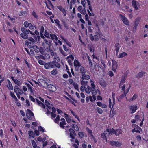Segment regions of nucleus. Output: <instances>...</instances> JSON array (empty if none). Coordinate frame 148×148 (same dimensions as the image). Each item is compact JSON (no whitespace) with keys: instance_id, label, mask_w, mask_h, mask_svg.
I'll list each match as a JSON object with an SVG mask.
<instances>
[{"instance_id":"nucleus-60","label":"nucleus","mask_w":148,"mask_h":148,"mask_svg":"<svg viewBox=\"0 0 148 148\" xmlns=\"http://www.w3.org/2000/svg\"><path fill=\"white\" fill-rule=\"evenodd\" d=\"M63 47L64 49L66 51H68L69 50V48L66 47V46L65 45H63Z\"/></svg>"},{"instance_id":"nucleus-14","label":"nucleus","mask_w":148,"mask_h":148,"mask_svg":"<svg viewBox=\"0 0 148 148\" xmlns=\"http://www.w3.org/2000/svg\"><path fill=\"white\" fill-rule=\"evenodd\" d=\"M146 73V72L144 71L140 72L136 75V77L138 78H140L143 77Z\"/></svg>"},{"instance_id":"nucleus-62","label":"nucleus","mask_w":148,"mask_h":148,"mask_svg":"<svg viewBox=\"0 0 148 148\" xmlns=\"http://www.w3.org/2000/svg\"><path fill=\"white\" fill-rule=\"evenodd\" d=\"M39 131L38 130H35L34 131V134L37 136H38L40 135Z\"/></svg>"},{"instance_id":"nucleus-21","label":"nucleus","mask_w":148,"mask_h":148,"mask_svg":"<svg viewBox=\"0 0 148 148\" xmlns=\"http://www.w3.org/2000/svg\"><path fill=\"white\" fill-rule=\"evenodd\" d=\"M132 127L133 128H135V130H139L140 132V131H142L141 128L135 124H133L132 125Z\"/></svg>"},{"instance_id":"nucleus-28","label":"nucleus","mask_w":148,"mask_h":148,"mask_svg":"<svg viewBox=\"0 0 148 148\" xmlns=\"http://www.w3.org/2000/svg\"><path fill=\"white\" fill-rule=\"evenodd\" d=\"M90 76L84 74V75L82 76L81 77L82 79H90Z\"/></svg>"},{"instance_id":"nucleus-1","label":"nucleus","mask_w":148,"mask_h":148,"mask_svg":"<svg viewBox=\"0 0 148 148\" xmlns=\"http://www.w3.org/2000/svg\"><path fill=\"white\" fill-rule=\"evenodd\" d=\"M21 29L23 32L20 34L21 36L24 39H28V34H29L30 30L29 29H27L24 27L21 28Z\"/></svg>"},{"instance_id":"nucleus-34","label":"nucleus","mask_w":148,"mask_h":148,"mask_svg":"<svg viewBox=\"0 0 148 148\" xmlns=\"http://www.w3.org/2000/svg\"><path fill=\"white\" fill-rule=\"evenodd\" d=\"M31 143L34 148H36L37 147L36 143L34 140H32Z\"/></svg>"},{"instance_id":"nucleus-6","label":"nucleus","mask_w":148,"mask_h":148,"mask_svg":"<svg viewBox=\"0 0 148 148\" xmlns=\"http://www.w3.org/2000/svg\"><path fill=\"white\" fill-rule=\"evenodd\" d=\"M121 19L122 20L124 23L126 25H129V21L127 18L121 14L120 15Z\"/></svg>"},{"instance_id":"nucleus-61","label":"nucleus","mask_w":148,"mask_h":148,"mask_svg":"<svg viewBox=\"0 0 148 148\" xmlns=\"http://www.w3.org/2000/svg\"><path fill=\"white\" fill-rule=\"evenodd\" d=\"M115 47L116 48V49H119L120 47V46L119 43H116L115 44Z\"/></svg>"},{"instance_id":"nucleus-46","label":"nucleus","mask_w":148,"mask_h":148,"mask_svg":"<svg viewBox=\"0 0 148 148\" xmlns=\"http://www.w3.org/2000/svg\"><path fill=\"white\" fill-rule=\"evenodd\" d=\"M89 63L90 69L94 70L95 68V66L92 64V61L91 62V63L90 62Z\"/></svg>"},{"instance_id":"nucleus-58","label":"nucleus","mask_w":148,"mask_h":148,"mask_svg":"<svg viewBox=\"0 0 148 148\" xmlns=\"http://www.w3.org/2000/svg\"><path fill=\"white\" fill-rule=\"evenodd\" d=\"M38 63L41 65H44V62L42 60H40L38 61Z\"/></svg>"},{"instance_id":"nucleus-22","label":"nucleus","mask_w":148,"mask_h":148,"mask_svg":"<svg viewBox=\"0 0 148 148\" xmlns=\"http://www.w3.org/2000/svg\"><path fill=\"white\" fill-rule=\"evenodd\" d=\"M74 66L76 67H79L81 66V64L77 60L75 59L74 62Z\"/></svg>"},{"instance_id":"nucleus-57","label":"nucleus","mask_w":148,"mask_h":148,"mask_svg":"<svg viewBox=\"0 0 148 148\" xmlns=\"http://www.w3.org/2000/svg\"><path fill=\"white\" fill-rule=\"evenodd\" d=\"M134 129L132 130L131 131L132 133H134V132H136V133H139L140 134V132L139 131V130H135V128H134Z\"/></svg>"},{"instance_id":"nucleus-47","label":"nucleus","mask_w":148,"mask_h":148,"mask_svg":"<svg viewBox=\"0 0 148 148\" xmlns=\"http://www.w3.org/2000/svg\"><path fill=\"white\" fill-rule=\"evenodd\" d=\"M45 58V60L48 59L50 58L49 55L47 53H45V55H44Z\"/></svg>"},{"instance_id":"nucleus-49","label":"nucleus","mask_w":148,"mask_h":148,"mask_svg":"<svg viewBox=\"0 0 148 148\" xmlns=\"http://www.w3.org/2000/svg\"><path fill=\"white\" fill-rule=\"evenodd\" d=\"M29 28L32 30L34 29V27L33 25L30 23H29Z\"/></svg>"},{"instance_id":"nucleus-20","label":"nucleus","mask_w":148,"mask_h":148,"mask_svg":"<svg viewBox=\"0 0 148 148\" xmlns=\"http://www.w3.org/2000/svg\"><path fill=\"white\" fill-rule=\"evenodd\" d=\"M14 91L15 92H20V91L22 92H23V91L21 90L17 86H15L14 87Z\"/></svg>"},{"instance_id":"nucleus-44","label":"nucleus","mask_w":148,"mask_h":148,"mask_svg":"<svg viewBox=\"0 0 148 148\" xmlns=\"http://www.w3.org/2000/svg\"><path fill=\"white\" fill-rule=\"evenodd\" d=\"M38 129L39 131L43 132L45 131V130L43 128L40 126H39L38 127Z\"/></svg>"},{"instance_id":"nucleus-5","label":"nucleus","mask_w":148,"mask_h":148,"mask_svg":"<svg viewBox=\"0 0 148 148\" xmlns=\"http://www.w3.org/2000/svg\"><path fill=\"white\" fill-rule=\"evenodd\" d=\"M110 144L112 146H115L117 147L121 146L122 145V142L115 141H110Z\"/></svg>"},{"instance_id":"nucleus-50","label":"nucleus","mask_w":148,"mask_h":148,"mask_svg":"<svg viewBox=\"0 0 148 148\" xmlns=\"http://www.w3.org/2000/svg\"><path fill=\"white\" fill-rule=\"evenodd\" d=\"M28 40L32 42H33L34 43L36 42V40H35L32 37H29L27 39Z\"/></svg>"},{"instance_id":"nucleus-42","label":"nucleus","mask_w":148,"mask_h":148,"mask_svg":"<svg viewBox=\"0 0 148 148\" xmlns=\"http://www.w3.org/2000/svg\"><path fill=\"white\" fill-rule=\"evenodd\" d=\"M14 83L15 84L17 85L19 87L21 86V83L20 81L17 79H16Z\"/></svg>"},{"instance_id":"nucleus-12","label":"nucleus","mask_w":148,"mask_h":148,"mask_svg":"<svg viewBox=\"0 0 148 148\" xmlns=\"http://www.w3.org/2000/svg\"><path fill=\"white\" fill-rule=\"evenodd\" d=\"M51 62L46 63L44 64V68L45 69H48L50 68H54L53 66L51 64Z\"/></svg>"},{"instance_id":"nucleus-8","label":"nucleus","mask_w":148,"mask_h":148,"mask_svg":"<svg viewBox=\"0 0 148 148\" xmlns=\"http://www.w3.org/2000/svg\"><path fill=\"white\" fill-rule=\"evenodd\" d=\"M38 81L41 85L44 87H48L49 86L48 84L45 80L42 79H39Z\"/></svg>"},{"instance_id":"nucleus-54","label":"nucleus","mask_w":148,"mask_h":148,"mask_svg":"<svg viewBox=\"0 0 148 148\" xmlns=\"http://www.w3.org/2000/svg\"><path fill=\"white\" fill-rule=\"evenodd\" d=\"M69 58H70L72 60V61H73L74 59V57L72 55H71L68 56L66 58V60L68 59Z\"/></svg>"},{"instance_id":"nucleus-31","label":"nucleus","mask_w":148,"mask_h":148,"mask_svg":"<svg viewBox=\"0 0 148 148\" xmlns=\"http://www.w3.org/2000/svg\"><path fill=\"white\" fill-rule=\"evenodd\" d=\"M137 97V95L136 94H134V96L129 100V101H133Z\"/></svg>"},{"instance_id":"nucleus-63","label":"nucleus","mask_w":148,"mask_h":148,"mask_svg":"<svg viewBox=\"0 0 148 148\" xmlns=\"http://www.w3.org/2000/svg\"><path fill=\"white\" fill-rule=\"evenodd\" d=\"M92 137V138L93 139V140L95 143H96L97 142V140H96L95 137L93 135H91L90 136Z\"/></svg>"},{"instance_id":"nucleus-56","label":"nucleus","mask_w":148,"mask_h":148,"mask_svg":"<svg viewBox=\"0 0 148 148\" xmlns=\"http://www.w3.org/2000/svg\"><path fill=\"white\" fill-rule=\"evenodd\" d=\"M32 14L35 18H38V15H36V13L34 11H33Z\"/></svg>"},{"instance_id":"nucleus-25","label":"nucleus","mask_w":148,"mask_h":148,"mask_svg":"<svg viewBox=\"0 0 148 148\" xmlns=\"http://www.w3.org/2000/svg\"><path fill=\"white\" fill-rule=\"evenodd\" d=\"M80 73L82 76H83L86 73V71L84 67L81 66L80 67Z\"/></svg>"},{"instance_id":"nucleus-59","label":"nucleus","mask_w":148,"mask_h":148,"mask_svg":"<svg viewBox=\"0 0 148 148\" xmlns=\"http://www.w3.org/2000/svg\"><path fill=\"white\" fill-rule=\"evenodd\" d=\"M29 98L30 99L31 101H32L33 102H35V100H36V99H35V98L33 97L32 96L30 95L29 96Z\"/></svg>"},{"instance_id":"nucleus-38","label":"nucleus","mask_w":148,"mask_h":148,"mask_svg":"<svg viewBox=\"0 0 148 148\" xmlns=\"http://www.w3.org/2000/svg\"><path fill=\"white\" fill-rule=\"evenodd\" d=\"M55 23L58 24V27L59 28H61V26L60 25V22L57 19L54 20Z\"/></svg>"},{"instance_id":"nucleus-43","label":"nucleus","mask_w":148,"mask_h":148,"mask_svg":"<svg viewBox=\"0 0 148 148\" xmlns=\"http://www.w3.org/2000/svg\"><path fill=\"white\" fill-rule=\"evenodd\" d=\"M58 73L57 69H54L51 72V74L53 75L56 74Z\"/></svg>"},{"instance_id":"nucleus-2","label":"nucleus","mask_w":148,"mask_h":148,"mask_svg":"<svg viewBox=\"0 0 148 148\" xmlns=\"http://www.w3.org/2000/svg\"><path fill=\"white\" fill-rule=\"evenodd\" d=\"M92 82L91 84V86L90 88V86L88 85H86V92H94L96 91L95 89L94 88L95 85L93 82Z\"/></svg>"},{"instance_id":"nucleus-51","label":"nucleus","mask_w":148,"mask_h":148,"mask_svg":"<svg viewBox=\"0 0 148 148\" xmlns=\"http://www.w3.org/2000/svg\"><path fill=\"white\" fill-rule=\"evenodd\" d=\"M32 125H34V126H32V127H31V128L32 129H34V127H36L37 125V124L36 123V122H33L32 123Z\"/></svg>"},{"instance_id":"nucleus-24","label":"nucleus","mask_w":148,"mask_h":148,"mask_svg":"<svg viewBox=\"0 0 148 148\" xmlns=\"http://www.w3.org/2000/svg\"><path fill=\"white\" fill-rule=\"evenodd\" d=\"M107 131L109 132V134H115V130L113 128L110 129H107Z\"/></svg>"},{"instance_id":"nucleus-55","label":"nucleus","mask_w":148,"mask_h":148,"mask_svg":"<svg viewBox=\"0 0 148 148\" xmlns=\"http://www.w3.org/2000/svg\"><path fill=\"white\" fill-rule=\"evenodd\" d=\"M23 25L25 27H27L29 26V23L27 21H25Z\"/></svg>"},{"instance_id":"nucleus-9","label":"nucleus","mask_w":148,"mask_h":148,"mask_svg":"<svg viewBox=\"0 0 148 148\" xmlns=\"http://www.w3.org/2000/svg\"><path fill=\"white\" fill-rule=\"evenodd\" d=\"M70 136V137L72 139H74L76 136V133L74 130L72 128L69 129Z\"/></svg>"},{"instance_id":"nucleus-33","label":"nucleus","mask_w":148,"mask_h":148,"mask_svg":"<svg viewBox=\"0 0 148 148\" xmlns=\"http://www.w3.org/2000/svg\"><path fill=\"white\" fill-rule=\"evenodd\" d=\"M60 52L64 56H66L67 55V54L60 47L59 48V49Z\"/></svg>"},{"instance_id":"nucleus-23","label":"nucleus","mask_w":148,"mask_h":148,"mask_svg":"<svg viewBox=\"0 0 148 148\" xmlns=\"http://www.w3.org/2000/svg\"><path fill=\"white\" fill-rule=\"evenodd\" d=\"M122 130L121 129H118L115 130V134L117 136H119L120 134H122Z\"/></svg>"},{"instance_id":"nucleus-17","label":"nucleus","mask_w":148,"mask_h":148,"mask_svg":"<svg viewBox=\"0 0 148 148\" xmlns=\"http://www.w3.org/2000/svg\"><path fill=\"white\" fill-rule=\"evenodd\" d=\"M28 134L29 138H34L35 137V135L34 132L30 130L28 132Z\"/></svg>"},{"instance_id":"nucleus-35","label":"nucleus","mask_w":148,"mask_h":148,"mask_svg":"<svg viewBox=\"0 0 148 148\" xmlns=\"http://www.w3.org/2000/svg\"><path fill=\"white\" fill-rule=\"evenodd\" d=\"M50 34L46 30L45 31L44 36L47 38H50L49 36Z\"/></svg>"},{"instance_id":"nucleus-36","label":"nucleus","mask_w":148,"mask_h":148,"mask_svg":"<svg viewBox=\"0 0 148 148\" xmlns=\"http://www.w3.org/2000/svg\"><path fill=\"white\" fill-rule=\"evenodd\" d=\"M79 137L81 139L83 138L84 136V134L83 132H78Z\"/></svg>"},{"instance_id":"nucleus-7","label":"nucleus","mask_w":148,"mask_h":148,"mask_svg":"<svg viewBox=\"0 0 148 148\" xmlns=\"http://www.w3.org/2000/svg\"><path fill=\"white\" fill-rule=\"evenodd\" d=\"M130 110V113L133 114L135 113L137 109L136 105H134L130 106L129 108Z\"/></svg>"},{"instance_id":"nucleus-19","label":"nucleus","mask_w":148,"mask_h":148,"mask_svg":"<svg viewBox=\"0 0 148 148\" xmlns=\"http://www.w3.org/2000/svg\"><path fill=\"white\" fill-rule=\"evenodd\" d=\"M99 81V83L102 87H105L106 86V84L103 79H101Z\"/></svg>"},{"instance_id":"nucleus-41","label":"nucleus","mask_w":148,"mask_h":148,"mask_svg":"<svg viewBox=\"0 0 148 148\" xmlns=\"http://www.w3.org/2000/svg\"><path fill=\"white\" fill-rule=\"evenodd\" d=\"M60 117L59 115H57V117L54 121L56 123L58 124L59 123V121L60 120Z\"/></svg>"},{"instance_id":"nucleus-39","label":"nucleus","mask_w":148,"mask_h":148,"mask_svg":"<svg viewBox=\"0 0 148 148\" xmlns=\"http://www.w3.org/2000/svg\"><path fill=\"white\" fill-rule=\"evenodd\" d=\"M86 129L87 131L90 134V136H91V135H93L92 130H90L88 127H87Z\"/></svg>"},{"instance_id":"nucleus-18","label":"nucleus","mask_w":148,"mask_h":148,"mask_svg":"<svg viewBox=\"0 0 148 148\" xmlns=\"http://www.w3.org/2000/svg\"><path fill=\"white\" fill-rule=\"evenodd\" d=\"M7 82L8 84V85H7V87L9 89L13 90V87L11 82L9 79H8Z\"/></svg>"},{"instance_id":"nucleus-15","label":"nucleus","mask_w":148,"mask_h":148,"mask_svg":"<svg viewBox=\"0 0 148 148\" xmlns=\"http://www.w3.org/2000/svg\"><path fill=\"white\" fill-rule=\"evenodd\" d=\"M112 70H113L114 71H116V69L117 68V62L114 60H112Z\"/></svg>"},{"instance_id":"nucleus-53","label":"nucleus","mask_w":148,"mask_h":148,"mask_svg":"<svg viewBox=\"0 0 148 148\" xmlns=\"http://www.w3.org/2000/svg\"><path fill=\"white\" fill-rule=\"evenodd\" d=\"M57 8L62 12L63 11L65 10L64 8H62L61 6H57Z\"/></svg>"},{"instance_id":"nucleus-4","label":"nucleus","mask_w":148,"mask_h":148,"mask_svg":"<svg viewBox=\"0 0 148 148\" xmlns=\"http://www.w3.org/2000/svg\"><path fill=\"white\" fill-rule=\"evenodd\" d=\"M26 112V116L29 120H31L33 119L32 117H34V113L29 109H28Z\"/></svg>"},{"instance_id":"nucleus-37","label":"nucleus","mask_w":148,"mask_h":148,"mask_svg":"<svg viewBox=\"0 0 148 148\" xmlns=\"http://www.w3.org/2000/svg\"><path fill=\"white\" fill-rule=\"evenodd\" d=\"M101 138L104 140H107V137L106 136V134L105 133H102L101 134Z\"/></svg>"},{"instance_id":"nucleus-48","label":"nucleus","mask_w":148,"mask_h":148,"mask_svg":"<svg viewBox=\"0 0 148 148\" xmlns=\"http://www.w3.org/2000/svg\"><path fill=\"white\" fill-rule=\"evenodd\" d=\"M86 86H85L82 85L81 87L80 90L82 92H84L85 91Z\"/></svg>"},{"instance_id":"nucleus-26","label":"nucleus","mask_w":148,"mask_h":148,"mask_svg":"<svg viewBox=\"0 0 148 148\" xmlns=\"http://www.w3.org/2000/svg\"><path fill=\"white\" fill-rule=\"evenodd\" d=\"M64 115L65 116V118L67 122L68 123H70L71 120V119L69 116V115L66 113H64Z\"/></svg>"},{"instance_id":"nucleus-45","label":"nucleus","mask_w":148,"mask_h":148,"mask_svg":"<svg viewBox=\"0 0 148 148\" xmlns=\"http://www.w3.org/2000/svg\"><path fill=\"white\" fill-rule=\"evenodd\" d=\"M73 85L75 89L77 90L78 91H79V90L78 89V84L75 83H73Z\"/></svg>"},{"instance_id":"nucleus-32","label":"nucleus","mask_w":148,"mask_h":148,"mask_svg":"<svg viewBox=\"0 0 148 148\" xmlns=\"http://www.w3.org/2000/svg\"><path fill=\"white\" fill-rule=\"evenodd\" d=\"M97 112L99 114H101L103 112V111L102 109L100 108L97 107Z\"/></svg>"},{"instance_id":"nucleus-29","label":"nucleus","mask_w":148,"mask_h":148,"mask_svg":"<svg viewBox=\"0 0 148 148\" xmlns=\"http://www.w3.org/2000/svg\"><path fill=\"white\" fill-rule=\"evenodd\" d=\"M127 54L125 52H123L121 53H120L119 54L118 58H123L125 57V56H127Z\"/></svg>"},{"instance_id":"nucleus-52","label":"nucleus","mask_w":148,"mask_h":148,"mask_svg":"<svg viewBox=\"0 0 148 148\" xmlns=\"http://www.w3.org/2000/svg\"><path fill=\"white\" fill-rule=\"evenodd\" d=\"M65 42H66V44L69 46L70 47H72V44L71 43L69 42L67 39L65 40Z\"/></svg>"},{"instance_id":"nucleus-3","label":"nucleus","mask_w":148,"mask_h":148,"mask_svg":"<svg viewBox=\"0 0 148 148\" xmlns=\"http://www.w3.org/2000/svg\"><path fill=\"white\" fill-rule=\"evenodd\" d=\"M66 95H67V96H68L73 101H72L69 98L67 97L66 96H65L64 97L66 98V99H67L68 100L70 103L72 104H73V105H74L75 106H76V105L75 104L74 102L76 103H77V101L72 96H71L70 95L69 93H66Z\"/></svg>"},{"instance_id":"nucleus-10","label":"nucleus","mask_w":148,"mask_h":148,"mask_svg":"<svg viewBox=\"0 0 148 148\" xmlns=\"http://www.w3.org/2000/svg\"><path fill=\"white\" fill-rule=\"evenodd\" d=\"M89 37L91 41H97L99 40L98 36L97 35H95L93 36L92 34H90L89 35Z\"/></svg>"},{"instance_id":"nucleus-13","label":"nucleus","mask_w":148,"mask_h":148,"mask_svg":"<svg viewBox=\"0 0 148 148\" xmlns=\"http://www.w3.org/2000/svg\"><path fill=\"white\" fill-rule=\"evenodd\" d=\"M132 3V5L134 7L135 9L136 10H138V8L137 6L139 5V3L134 0H133Z\"/></svg>"},{"instance_id":"nucleus-27","label":"nucleus","mask_w":148,"mask_h":148,"mask_svg":"<svg viewBox=\"0 0 148 148\" xmlns=\"http://www.w3.org/2000/svg\"><path fill=\"white\" fill-rule=\"evenodd\" d=\"M25 85L27 86L28 88V90H29L31 92H33V90L32 88V87L31 85L28 83H25Z\"/></svg>"},{"instance_id":"nucleus-16","label":"nucleus","mask_w":148,"mask_h":148,"mask_svg":"<svg viewBox=\"0 0 148 148\" xmlns=\"http://www.w3.org/2000/svg\"><path fill=\"white\" fill-rule=\"evenodd\" d=\"M140 19V18L139 17L137 18L136 19L134 24V27L135 29L137 27L139 24Z\"/></svg>"},{"instance_id":"nucleus-64","label":"nucleus","mask_w":148,"mask_h":148,"mask_svg":"<svg viewBox=\"0 0 148 148\" xmlns=\"http://www.w3.org/2000/svg\"><path fill=\"white\" fill-rule=\"evenodd\" d=\"M38 140L39 141V142H44V140H43V139H42V138L41 136H39L38 137Z\"/></svg>"},{"instance_id":"nucleus-11","label":"nucleus","mask_w":148,"mask_h":148,"mask_svg":"<svg viewBox=\"0 0 148 148\" xmlns=\"http://www.w3.org/2000/svg\"><path fill=\"white\" fill-rule=\"evenodd\" d=\"M60 120L61 122L60 123V126L61 128L64 129V125L66 124L65 120L64 118H61Z\"/></svg>"},{"instance_id":"nucleus-30","label":"nucleus","mask_w":148,"mask_h":148,"mask_svg":"<svg viewBox=\"0 0 148 148\" xmlns=\"http://www.w3.org/2000/svg\"><path fill=\"white\" fill-rule=\"evenodd\" d=\"M27 14V12L24 11H21L19 12L18 14L20 16H23Z\"/></svg>"},{"instance_id":"nucleus-40","label":"nucleus","mask_w":148,"mask_h":148,"mask_svg":"<svg viewBox=\"0 0 148 148\" xmlns=\"http://www.w3.org/2000/svg\"><path fill=\"white\" fill-rule=\"evenodd\" d=\"M112 97H113V103H112V107L111 110L110 111L112 110L113 106L114 105V104H115V99H114L115 93H112Z\"/></svg>"}]
</instances>
